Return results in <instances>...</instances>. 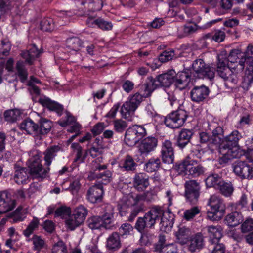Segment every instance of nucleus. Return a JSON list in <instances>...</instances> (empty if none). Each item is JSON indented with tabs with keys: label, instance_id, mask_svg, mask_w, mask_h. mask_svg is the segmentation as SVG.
I'll return each instance as SVG.
<instances>
[{
	"label": "nucleus",
	"instance_id": "f257e3e1",
	"mask_svg": "<svg viewBox=\"0 0 253 253\" xmlns=\"http://www.w3.org/2000/svg\"><path fill=\"white\" fill-rule=\"evenodd\" d=\"M161 220L160 229L165 232L171 230L173 225V217L170 212H165L160 206L152 207L143 217L137 218L134 228L140 233L146 228H154L156 223Z\"/></svg>",
	"mask_w": 253,
	"mask_h": 253
},
{
	"label": "nucleus",
	"instance_id": "f03ea898",
	"mask_svg": "<svg viewBox=\"0 0 253 253\" xmlns=\"http://www.w3.org/2000/svg\"><path fill=\"white\" fill-rule=\"evenodd\" d=\"M238 62L239 71H243L246 67L245 76L242 83L244 90H248L253 82V45L249 44L246 51L242 53Z\"/></svg>",
	"mask_w": 253,
	"mask_h": 253
},
{
	"label": "nucleus",
	"instance_id": "7ed1b4c3",
	"mask_svg": "<svg viewBox=\"0 0 253 253\" xmlns=\"http://www.w3.org/2000/svg\"><path fill=\"white\" fill-rule=\"evenodd\" d=\"M42 153L39 150L31 152V157L27 162L28 169L33 179L42 181L48 177L50 168H43L41 164Z\"/></svg>",
	"mask_w": 253,
	"mask_h": 253
},
{
	"label": "nucleus",
	"instance_id": "20e7f679",
	"mask_svg": "<svg viewBox=\"0 0 253 253\" xmlns=\"http://www.w3.org/2000/svg\"><path fill=\"white\" fill-rule=\"evenodd\" d=\"M39 54L40 51L35 44L32 45L28 50L21 51L20 56L25 60V61L19 60L16 64L17 75L21 82H25L28 77V74L25 67V64L32 65Z\"/></svg>",
	"mask_w": 253,
	"mask_h": 253
},
{
	"label": "nucleus",
	"instance_id": "39448f33",
	"mask_svg": "<svg viewBox=\"0 0 253 253\" xmlns=\"http://www.w3.org/2000/svg\"><path fill=\"white\" fill-rule=\"evenodd\" d=\"M176 169L180 173H189L193 177H197L204 174L206 169L198 161L187 156L180 163L175 165Z\"/></svg>",
	"mask_w": 253,
	"mask_h": 253
},
{
	"label": "nucleus",
	"instance_id": "423d86ee",
	"mask_svg": "<svg viewBox=\"0 0 253 253\" xmlns=\"http://www.w3.org/2000/svg\"><path fill=\"white\" fill-rule=\"evenodd\" d=\"M238 63L233 66L226 65L224 60L218 58L217 63L216 72L218 76L226 83H231L234 84L237 83L239 75L243 71L237 70Z\"/></svg>",
	"mask_w": 253,
	"mask_h": 253
},
{
	"label": "nucleus",
	"instance_id": "0eeeda50",
	"mask_svg": "<svg viewBox=\"0 0 253 253\" xmlns=\"http://www.w3.org/2000/svg\"><path fill=\"white\" fill-rule=\"evenodd\" d=\"M207 205L210 209L207 211V217L211 221H218L224 215L226 206L223 200L219 196L213 195L209 199Z\"/></svg>",
	"mask_w": 253,
	"mask_h": 253
},
{
	"label": "nucleus",
	"instance_id": "6e6552de",
	"mask_svg": "<svg viewBox=\"0 0 253 253\" xmlns=\"http://www.w3.org/2000/svg\"><path fill=\"white\" fill-rule=\"evenodd\" d=\"M192 70L191 73L195 78L211 80L215 76V68L206 64L202 59H197L193 62Z\"/></svg>",
	"mask_w": 253,
	"mask_h": 253
},
{
	"label": "nucleus",
	"instance_id": "1a4fd4ad",
	"mask_svg": "<svg viewBox=\"0 0 253 253\" xmlns=\"http://www.w3.org/2000/svg\"><path fill=\"white\" fill-rule=\"evenodd\" d=\"M233 172L242 179H253V157H247L246 160H238L233 164Z\"/></svg>",
	"mask_w": 253,
	"mask_h": 253
},
{
	"label": "nucleus",
	"instance_id": "9d476101",
	"mask_svg": "<svg viewBox=\"0 0 253 253\" xmlns=\"http://www.w3.org/2000/svg\"><path fill=\"white\" fill-rule=\"evenodd\" d=\"M106 165L97 164L92 169L93 171L89 172L88 179L89 180L96 179L101 184L106 185L112 181V173L109 170H106Z\"/></svg>",
	"mask_w": 253,
	"mask_h": 253
},
{
	"label": "nucleus",
	"instance_id": "9b49d317",
	"mask_svg": "<svg viewBox=\"0 0 253 253\" xmlns=\"http://www.w3.org/2000/svg\"><path fill=\"white\" fill-rule=\"evenodd\" d=\"M146 134V130L143 126L135 125L126 130L124 140L126 145L132 146L138 142Z\"/></svg>",
	"mask_w": 253,
	"mask_h": 253
},
{
	"label": "nucleus",
	"instance_id": "f8f14e48",
	"mask_svg": "<svg viewBox=\"0 0 253 253\" xmlns=\"http://www.w3.org/2000/svg\"><path fill=\"white\" fill-rule=\"evenodd\" d=\"M200 186L196 180H189L185 183L184 196L190 204H196L200 194Z\"/></svg>",
	"mask_w": 253,
	"mask_h": 253
},
{
	"label": "nucleus",
	"instance_id": "ddd939ff",
	"mask_svg": "<svg viewBox=\"0 0 253 253\" xmlns=\"http://www.w3.org/2000/svg\"><path fill=\"white\" fill-rule=\"evenodd\" d=\"M76 4L81 12L80 16L88 15L89 12L99 11L103 6L102 0H77Z\"/></svg>",
	"mask_w": 253,
	"mask_h": 253
},
{
	"label": "nucleus",
	"instance_id": "4468645a",
	"mask_svg": "<svg viewBox=\"0 0 253 253\" xmlns=\"http://www.w3.org/2000/svg\"><path fill=\"white\" fill-rule=\"evenodd\" d=\"M187 117L186 114H181L179 112H171L166 116L165 125L170 128H178L185 123Z\"/></svg>",
	"mask_w": 253,
	"mask_h": 253
},
{
	"label": "nucleus",
	"instance_id": "2eb2a0df",
	"mask_svg": "<svg viewBox=\"0 0 253 253\" xmlns=\"http://www.w3.org/2000/svg\"><path fill=\"white\" fill-rule=\"evenodd\" d=\"M158 140L153 136H148L141 141L138 145V152L141 155L146 156L154 151L157 146Z\"/></svg>",
	"mask_w": 253,
	"mask_h": 253
},
{
	"label": "nucleus",
	"instance_id": "dca6fc26",
	"mask_svg": "<svg viewBox=\"0 0 253 253\" xmlns=\"http://www.w3.org/2000/svg\"><path fill=\"white\" fill-rule=\"evenodd\" d=\"M15 206V201L12 199L10 194L6 191L0 192V215L11 211Z\"/></svg>",
	"mask_w": 253,
	"mask_h": 253
},
{
	"label": "nucleus",
	"instance_id": "f3484780",
	"mask_svg": "<svg viewBox=\"0 0 253 253\" xmlns=\"http://www.w3.org/2000/svg\"><path fill=\"white\" fill-rule=\"evenodd\" d=\"M194 134L193 130L182 129L176 137L175 146L183 150L185 147L191 144V140Z\"/></svg>",
	"mask_w": 253,
	"mask_h": 253
},
{
	"label": "nucleus",
	"instance_id": "a211bd4d",
	"mask_svg": "<svg viewBox=\"0 0 253 253\" xmlns=\"http://www.w3.org/2000/svg\"><path fill=\"white\" fill-rule=\"evenodd\" d=\"M103 186L100 183L95 184L87 192V199L92 203L101 201L103 194Z\"/></svg>",
	"mask_w": 253,
	"mask_h": 253
},
{
	"label": "nucleus",
	"instance_id": "6ab92c4d",
	"mask_svg": "<svg viewBox=\"0 0 253 253\" xmlns=\"http://www.w3.org/2000/svg\"><path fill=\"white\" fill-rule=\"evenodd\" d=\"M210 90L204 85L195 86L190 91L191 100L196 102L203 101L209 95Z\"/></svg>",
	"mask_w": 253,
	"mask_h": 253
},
{
	"label": "nucleus",
	"instance_id": "aec40b11",
	"mask_svg": "<svg viewBox=\"0 0 253 253\" xmlns=\"http://www.w3.org/2000/svg\"><path fill=\"white\" fill-rule=\"evenodd\" d=\"M162 161L165 163L171 164L174 161V149L170 140H165L162 144L161 149Z\"/></svg>",
	"mask_w": 253,
	"mask_h": 253
},
{
	"label": "nucleus",
	"instance_id": "412c9836",
	"mask_svg": "<svg viewBox=\"0 0 253 253\" xmlns=\"http://www.w3.org/2000/svg\"><path fill=\"white\" fill-rule=\"evenodd\" d=\"M140 95L147 98L151 96L152 93L158 88V85L155 81V79L152 76L147 78L145 82L139 86Z\"/></svg>",
	"mask_w": 253,
	"mask_h": 253
},
{
	"label": "nucleus",
	"instance_id": "4be33fe9",
	"mask_svg": "<svg viewBox=\"0 0 253 253\" xmlns=\"http://www.w3.org/2000/svg\"><path fill=\"white\" fill-rule=\"evenodd\" d=\"M139 203V202H136L135 200V196L132 195L124 197L117 205L121 216H126L127 212V209L130 207H132L134 205H137Z\"/></svg>",
	"mask_w": 253,
	"mask_h": 253
},
{
	"label": "nucleus",
	"instance_id": "5701e85b",
	"mask_svg": "<svg viewBox=\"0 0 253 253\" xmlns=\"http://www.w3.org/2000/svg\"><path fill=\"white\" fill-rule=\"evenodd\" d=\"M150 185L149 176L144 173L136 174L133 179L134 188L138 191H144Z\"/></svg>",
	"mask_w": 253,
	"mask_h": 253
},
{
	"label": "nucleus",
	"instance_id": "b1692460",
	"mask_svg": "<svg viewBox=\"0 0 253 253\" xmlns=\"http://www.w3.org/2000/svg\"><path fill=\"white\" fill-rule=\"evenodd\" d=\"M175 72L172 70L168 72L159 75L155 79L158 88L161 86L168 87L174 81Z\"/></svg>",
	"mask_w": 253,
	"mask_h": 253
},
{
	"label": "nucleus",
	"instance_id": "393cba45",
	"mask_svg": "<svg viewBox=\"0 0 253 253\" xmlns=\"http://www.w3.org/2000/svg\"><path fill=\"white\" fill-rule=\"evenodd\" d=\"M142 101V96L136 93L122 105L121 111H135Z\"/></svg>",
	"mask_w": 253,
	"mask_h": 253
},
{
	"label": "nucleus",
	"instance_id": "a878e982",
	"mask_svg": "<svg viewBox=\"0 0 253 253\" xmlns=\"http://www.w3.org/2000/svg\"><path fill=\"white\" fill-rule=\"evenodd\" d=\"M30 172L25 167H20L15 170L13 176L14 181L18 184H24L29 181Z\"/></svg>",
	"mask_w": 253,
	"mask_h": 253
},
{
	"label": "nucleus",
	"instance_id": "bb28decb",
	"mask_svg": "<svg viewBox=\"0 0 253 253\" xmlns=\"http://www.w3.org/2000/svg\"><path fill=\"white\" fill-rule=\"evenodd\" d=\"M203 246V236L201 233H198L190 239L188 250L191 253H195L202 249Z\"/></svg>",
	"mask_w": 253,
	"mask_h": 253
},
{
	"label": "nucleus",
	"instance_id": "cd10ccee",
	"mask_svg": "<svg viewBox=\"0 0 253 253\" xmlns=\"http://www.w3.org/2000/svg\"><path fill=\"white\" fill-rule=\"evenodd\" d=\"M190 77L188 73L185 72H178L174 74V81L175 86L180 90L184 89L187 86L190 82Z\"/></svg>",
	"mask_w": 253,
	"mask_h": 253
},
{
	"label": "nucleus",
	"instance_id": "c85d7f7f",
	"mask_svg": "<svg viewBox=\"0 0 253 253\" xmlns=\"http://www.w3.org/2000/svg\"><path fill=\"white\" fill-rule=\"evenodd\" d=\"M86 24L89 27H93L94 25H96L102 30H110L113 27L111 22L106 21L101 18L95 19L89 17L86 20Z\"/></svg>",
	"mask_w": 253,
	"mask_h": 253
},
{
	"label": "nucleus",
	"instance_id": "c756f323",
	"mask_svg": "<svg viewBox=\"0 0 253 253\" xmlns=\"http://www.w3.org/2000/svg\"><path fill=\"white\" fill-rule=\"evenodd\" d=\"M19 128L22 131H25L27 134L32 135L33 136L37 135L38 124L31 119L28 118L23 120L20 123Z\"/></svg>",
	"mask_w": 253,
	"mask_h": 253
},
{
	"label": "nucleus",
	"instance_id": "7c9ffc66",
	"mask_svg": "<svg viewBox=\"0 0 253 253\" xmlns=\"http://www.w3.org/2000/svg\"><path fill=\"white\" fill-rule=\"evenodd\" d=\"M61 148L58 145H53L48 147L43 152L45 166L49 168L52 160L57 156V153L60 150Z\"/></svg>",
	"mask_w": 253,
	"mask_h": 253
},
{
	"label": "nucleus",
	"instance_id": "2f4dec72",
	"mask_svg": "<svg viewBox=\"0 0 253 253\" xmlns=\"http://www.w3.org/2000/svg\"><path fill=\"white\" fill-rule=\"evenodd\" d=\"M52 126L51 121L43 118H41L38 124L36 136L48 134L50 131Z\"/></svg>",
	"mask_w": 253,
	"mask_h": 253
},
{
	"label": "nucleus",
	"instance_id": "473e14b6",
	"mask_svg": "<svg viewBox=\"0 0 253 253\" xmlns=\"http://www.w3.org/2000/svg\"><path fill=\"white\" fill-rule=\"evenodd\" d=\"M241 138V134L238 131H233L223 139V148L226 150L227 148L238 146L239 140Z\"/></svg>",
	"mask_w": 253,
	"mask_h": 253
},
{
	"label": "nucleus",
	"instance_id": "72a5a7b5",
	"mask_svg": "<svg viewBox=\"0 0 253 253\" xmlns=\"http://www.w3.org/2000/svg\"><path fill=\"white\" fill-rule=\"evenodd\" d=\"M210 244L219 243L222 236L220 226H208L207 227Z\"/></svg>",
	"mask_w": 253,
	"mask_h": 253
},
{
	"label": "nucleus",
	"instance_id": "f704fd0d",
	"mask_svg": "<svg viewBox=\"0 0 253 253\" xmlns=\"http://www.w3.org/2000/svg\"><path fill=\"white\" fill-rule=\"evenodd\" d=\"M38 102L43 107H46L50 111H63L64 107L62 105L57 102L51 100L50 98L43 97L39 99Z\"/></svg>",
	"mask_w": 253,
	"mask_h": 253
},
{
	"label": "nucleus",
	"instance_id": "c9c22d12",
	"mask_svg": "<svg viewBox=\"0 0 253 253\" xmlns=\"http://www.w3.org/2000/svg\"><path fill=\"white\" fill-rule=\"evenodd\" d=\"M190 234V229L184 226L179 227L178 231L175 233L176 240L181 245L187 243Z\"/></svg>",
	"mask_w": 253,
	"mask_h": 253
},
{
	"label": "nucleus",
	"instance_id": "e433bc0d",
	"mask_svg": "<svg viewBox=\"0 0 253 253\" xmlns=\"http://www.w3.org/2000/svg\"><path fill=\"white\" fill-rule=\"evenodd\" d=\"M107 248L111 250H116L121 247L120 236L118 232H113L107 238Z\"/></svg>",
	"mask_w": 253,
	"mask_h": 253
},
{
	"label": "nucleus",
	"instance_id": "4c0bfd02",
	"mask_svg": "<svg viewBox=\"0 0 253 253\" xmlns=\"http://www.w3.org/2000/svg\"><path fill=\"white\" fill-rule=\"evenodd\" d=\"M216 190L224 196L229 197L232 195L234 188L231 182H228L222 180Z\"/></svg>",
	"mask_w": 253,
	"mask_h": 253
},
{
	"label": "nucleus",
	"instance_id": "58836bf2",
	"mask_svg": "<svg viewBox=\"0 0 253 253\" xmlns=\"http://www.w3.org/2000/svg\"><path fill=\"white\" fill-rule=\"evenodd\" d=\"M227 224L230 227H235L241 223L243 220L242 215L238 212H233L228 214L225 218Z\"/></svg>",
	"mask_w": 253,
	"mask_h": 253
},
{
	"label": "nucleus",
	"instance_id": "ea45409f",
	"mask_svg": "<svg viewBox=\"0 0 253 253\" xmlns=\"http://www.w3.org/2000/svg\"><path fill=\"white\" fill-rule=\"evenodd\" d=\"M161 163L160 159L157 158H151L145 163L144 169L148 172H153L157 171L161 167Z\"/></svg>",
	"mask_w": 253,
	"mask_h": 253
},
{
	"label": "nucleus",
	"instance_id": "a19ab883",
	"mask_svg": "<svg viewBox=\"0 0 253 253\" xmlns=\"http://www.w3.org/2000/svg\"><path fill=\"white\" fill-rule=\"evenodd\" d=\"M7 217L9 218L12 223L23 221L26 217V212L21 207H18L14 212L9 214Z\"/></svg>",
	"mask_w": 253,
	"mask_h": 253
},
{
	"label": "nucleus",
	"instance_id": "79ce46f5",
	"mask_svg": "<svg viewBox=\"0 0 253 253\" xmlns=\"http://www.w3.org/2000/svg\"><path fill=\"white\" fill-rule=\"evenodd\" d=\"M222 180L218 174L214 173L209 175L205 180V183L207 187H213L216 189Z\"/></svg>",
	"mask_w": 253,
	"mask_h": 253
},
{
	"label": "nucleus",
	"instance_id": "37998d69",
	"mask_svg": "<svg viewBox=\"0 0 253 253\" xmlns=\"http://www.w3.org/2000/svg\"><path fill=\"white\" fill-rule=\"evenodd\" d=\"M87 214V209L84 206L81 205L74 209L72 215L83 223Z\"/></svg>",
	"mask_w": 253,
	"mask_h": 253
},
{
	"label": "nucleus",
	"instance_id": "c03bdc74",
	"mask_svg": "<svg viewBox=\"0 0 253 253\" xmlns=\"http://www.w3.org/2000/svg\"><path fill=\"white\" fill-rule=\"evenodd\" d=\"M83 42L78 37H72L66 40V46L72 50L78 51L82 46Z\"/></svg>",
	"mask_w": 253,
	"mask_h": 253
},
{
	"label": "nucleus",
	"instance_id": "a18cd8bd",
	"mask_svg": "<svg viewBox=\"0 0 253 253\" xmlns=\"http://www.w3.org/2000/svg\"><path fill=\"white\" fill-rule=\"evenodd\" d=\"M144 205L143 204H139L134 205L131 208L130 214L127 217V221L129 222H133L136 216L140 212H143L144 211Z\"/></svg>",
	"mask_w": 253,
	"mask_h": 253
},
{
	"label": "nucleus",
	"instance_id": "49530a36",
	"mask_svg": "<svg viewBox=\"0 0 253 253\" xmlns=\"http://www.w3.org/2000/svg\"><path fill=\"white\" fill-rule=\"evenodd\" d=\"M156 193L153 190H148L142 194H137L135 196L136 202L147 201L152 202L155 199Z\"/></svg>",
	"mask_w": 253,
	"mask_h": 253
},
{
	"label": "nucleus",
	"instance_id": "de8ad7c7",
	"mask_svg": "<svg viewBox=\"0 0 253 253\" xmlns=\"http://www.w3.org/2000/svg\"><path fill=\"white\" fill-rule=\"evenodd\" d=\"M76 122V118L69 112H65V116L58 121L57 123L62 127L70 126Z\"/></svg>",
	"mask_w": 253,
	"mask_h": 253
},
{
	"label": "nucleus",
	"instance_id": "09e8293b",
	"mask_svg": "<svg viewBox=\"0 0 253 253\" xmlns=\"http://www.w3.org/2000/svg\"><path fill=\"white\" fill-rule=\"evenodd\" d=\"M39 225V220L36 217H34L32 220L29 223V225L23 231V234L26 237H29L33 234L34 230L38 229Z\"/></svg>",
	"mask_w": 253,
	"mask_h": 253
},
{
	"label": "nucleus",
	"instance_id": "8fccbe9b",
	"mask_svg": "<svg viewBox=\"0 0 253 253\" xmlns=\"http://www.w3.org/2000/svg\"><path fill=\"white\" fill-rule=\"evenodd\" d=\"M86 222L88 226L91 229L101 228L103 223L101 217L98 216H93L89 218Z\"/></svg>",
	"mask_w": 253,
	"mask_h": 253
},
{
	"label": "nucleus",
	"instance_id": "3c124183",
	"mask_svg": "<svg viewBox=\"0 0 253 253\" xmlns=\"http://www.w3.org/2000/svg\"><path fill=\"white\" fill-rule=\"evenodd\" d=\"M21 112H4L3 116L6 121L14 123L22 118Z\"/></svg>",
	"mask_w": 253,
	"mask_h": 253
},
{
	"label": "nucleus",
	"instance_id": "603ef678",
	"mask_svg": "<svg viewBox=\"0 0 253 253\" xmlns=\"http://www.w3.org/2000/svg\"><path fill=\"white\" fill-rule=\"evenodd\" d=\"M54 27V23L51 18H43L41 22L40 28L42 31L50 32L53 30Z\"/></svg>",
	"mask_w": 253,
	"mask_h": 253
},
{
	"label": "nucleus",
	"instance_id": "864d4df0",
	"mask_svg": "<svg viewBox=\"0 0 253 253\" xmlns=\"http://www.w3.org/2000/svg\"><path fill=\"white\" fill-rule=\"evenodd\" d=\"M136 164L134 162L133 159L130 155H127L122 164V168L126 171H133L135 169Z\"/></svg>",
	"mask_w": 253,
	"mask_h": 253
},
{
	"label": "nucleus",
	"instance_id": "5fc2aeb1",
	"mask_svg": "<svg viewBox=\"0 0 253 253\" xmlns=\"http://www.w3.org/2000/svg\"><path fill=\"white\" fill-rule=\"evenodd\" d=\"M200 212V210L199 208L197 206H194L184 211L183 218L186 221H191L196 215L198 214Z\"/></svg>",
	"mask_w": 253,
	"mask_h": 253
},
{
	"label": "nucleus",
	"instance_id": "6e6d98bb",
	"mask_svg": "<svg viewBox=\"0 0 253 253\" xmlns=\"http://www.w3.org/2000/svg\"><path fill=\"white\" fill-rule=\"evenodd\" d=\"M242 51L240 49H233L231 50L228 56V60L231 63H234L237 65L242 56Z\"/></svg>",
	"mask_w": 253,
	"mask_h": 253
},
{
	"label": "nucleus",
	"instance_id": "4d7b16f0",
	"mask_svg": "<svg viewBox=\"0 0 253 253\" xmlns=\"http://www.w3.org/2000/svg\"><path fill=\"white\" fill-rule=\"evenodd\" d=\"M65 222L67 227L71 231L74 230L76 228L83 224L82 222L73 215H70L66 220Z\"/></svg>",
	"mask_w": 253,
	"mask_h": 253
},
{
	"label": "nucleus",
	"instance_id": "13d9d810",
	"mask_svg": "<svg viewBox=\"0 0 253 253\" xmlns=\"http://www.w3.org/2000/svg\"><path fill=\"white\" fill-rule=\"evenodd\" d=\"M226 149L228 150L232 159L234 158H239L242 156L245 155L246 153V151L245 150L239 148L238 146L227 148Z\"/></svg>",
	"mask_w": 253,
	"mask_h": 253
},
{
	"label": "nucleus",
	"instance_id": "bf43d9fd",
	"mask_svg": "<svg viewBox=\"0 0 253 253\" xmlns=\"http://www.w3.org/2000/svg\"><path fill=\"white\" fill-rule=\"evenodd\" d=\"M133 228L132 226L128 223H125L121 225L119 228V235L122 237H126L130 235L133 231Z\"/></svg>",
	"mask_w": 253,
	"mask_h": 253
},
{
	"label": "nucleus",
	"instance_id": "052dcab7",
	"mask_svg": "<svg viewBox=\"0 0 253 253\" xmlns=\"http://www.w3.org/2000/svg\"><path fill=\"white\" fill-rule=\"evenodd\" d=\"M51 253H68L67 247L62 241H59L53 246Z\"/></svg>",
	"mask_w": 253,
	"mask_h": 253
},
{
	"label": "nucleus",
	"instance_id": "680f3d73",
	"mask_svg": "<svg viewBox=\"0 0 253 253\" xmlns=\"http://www.w3.org/2000/svg\"><path fill=\"white\" fill-rule=\"evenodd\" d=\"M113 214L112 213H105L102 217V226L105 229H110L112 226Z\"/></svg>",
	"mask_w": 253,
	"mask_h": 253
},
{
	"label": "nucleus",
	"instance_id": "e2e57ef3",
	"mask_svg": "<svg viewBox=\"0 0 253 253\" xmlns=\"http://www.w3.org/2000/svg\"><path fill=\"white\" fill-rule=\"evenodd\" d=\"M174 55V51L172 49H169L163 51L159 56V60L161 62H168L172 59Z\"/></svg>",
	"mask_w": 253,
	"mask_h": 253
},
{
	"label": "nucleus",
	"instance_id": "0e129e2a",
	"mask_svg": "<svg viewBox=\"0 0 253 253\" xmlns=\"http://www.w3.org/2000/svg\"><path fill=\"white\" fill-rule=\"evenodd\" d=\"M32 240L34 245V250L37 251H40L42 249L45 244L44 241L41 238L40 236L34 235Z\"/></svg>",
	"mask_w": 253,
	"mask_h": 253
},
{
	"label": "nucleus",
	"instance_id": "69168bd1",
	"mask_svg": "<svg viewBox=\"0 0 253 253\" xmlns=\"http://www.w3.org/2000/svg\"><path fill=\"white\" fill-rule=\"evenodd\" d=\"M211 249V253H225V246L222 243L211 244L210 250Z\"/></svg>",
	"mask_w": 253,
	"mask_h": 253
},
{
	"label": "nucleus",
	"instance_id": "338daca9",
	"mask_svg": "<svg viewBox=\"0 0 253 253\" xmlns=\"http://www.w3.org/2000/svg\"><path fill=\"white\" fill-rule=\"evenodd\" d=\"M148 115L152 118V120L158 125H161L163 123L165 124L166 116L161 115L156 112H150L148 113Z\"/></svg>",
	"mask_w": 253,
	"mask_h": 253
},
{
	"label": "nucleus",
	"instance_id": "774afa93",
	"mask_svg": "<svg viewBox=\"0 0 253 253\" xmlns=\"http://www.w3.org/2000/svg\"><path fill=\"white\" fill-rule=\"evenodd\" d=\"M241 230L243 232H247L253 230V219L248 218L242 224Z\"/></svg>",
	"mask_w": 253,
	"mask_h": 253
}]
</instances>
